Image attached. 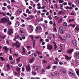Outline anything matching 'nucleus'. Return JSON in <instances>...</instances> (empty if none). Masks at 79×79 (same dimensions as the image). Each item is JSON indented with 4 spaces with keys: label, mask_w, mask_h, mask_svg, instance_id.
<instances>
[{
    "label": "nucleus",
    "mask_w": 79,
    "mask_h": 79,
    "mask_svg": "<svg viewBox=\"0 0 79 79\" xmlns=\"http://www.w3.org/2000/svg\"><path fill=\"white\" fill-rule=\"evenodd\" d=\"M63 40L64 41H66V37H64L63 38Z\"/></svg>",
    "instance_id": "57"
},
{
    "label": "nucleus",
    "mask_w": 79,
    "mask_h": 79,
    "mask_svg": "<svg viewBox=\"0 0 79 79\" xmlns=\"http://www.w3.org/2000/svg\"><path fill=\"white\" fill-rule=\"evenodd\" d=\"M9 41H10V40H7L6 41V44H7V45H9Z\"/></svg>",
    "instance_id": "49"
},
{
    "label": "nucleus",
    "mask_w": 79,
    "mask_h": 79,
    "mask_svg": "<svg viewBox=\"0 0 79 79\" xmlns=\"http://www.w3.org/2000/svg\"><path fill=\"white\" fill-rule=\"evenodd\" d=\"M63 27H61L59 28V31H60V32L62 34H64V32H63Z\"/></svg>",
    "instance_id": "13"
},
{
    "label": "nucleus",
    "mask_w": 79,
    "mask_h": 79,
    "mask_svg": "<svg viewBox=\"0 0 79 79\" xmlns=\"http://www.w3.org/2000/svg\"><path fill=\"white\" fill-rule=\"evenodd\" d=\"M78 26H77L76 27H75V31H78L79 30V27Z\"/></svg>",
    "instance_id": "25"
},
{
    "label": "nucleus",
    "mask_w": 79,
    "mask_h": 79,
    "mask_svg": "<svg viewBox=\"0 0 79 79\" xmlns=\"http://www.w3.org/2000/svg\"><path fill=\"white\" fill-rule=\"evenodd\" d=\"M63 1H62L59 0V2L60 3H63Z\"/></svg>",
    "instance_id": "60"
},
{
    "label": "nucleus",
    "mask_w": 79,
    "mask_h": 79,
    "mask_svg": "<svg viewBox=\"0 0 79 79\" xmlns=\"http://www.w3.org/2000/svg\"><path fill=\"white\" fill-rule=\"evenodd\" d=\"M53 25L54 26H55V27H56V26L55 22V21H54V23H53Z\"/></svg>",
    "instance_id": "50"
},
{
    "label": "nucleus",
    "mask_w": 79,
    "mask_h": 79,
    "mask_svg": "<svg viewBox=\"0 0 79 79\" xmlns=\"http://www.w3.org/2000/svg\"><path fill=\"white\" fill-rule=\"evenodd\" d=\"M0 58L2 60V61H5V59H4V58H3V57L1 56L0 57Z\"/></svg>",
    "instance_id": "42"
},
{
    "label": "nucleus",
    "mask_w": 79,
    "mask_h": 79,
    "mask_svg": "<svg viewBox=\"0 0 79 79\" xmlns=\"http://www.w3.org/2000/svg\"><path fill=\"white\" fill-rule=\"evenodd\" d=\"M7 69H8V70H10V64H7Z\"/></svg>",
    "instance_id": "27"
},
{
    "label": "nucleus",
    "mask_w": 79,
    "mask_h": 79,
    "mask_svg": "<svg viewBox=\"0 0 79 79\" xmlns=\"http://www.w3.org/2000/svg\"><path fill=\"white\" fill-rule=\"evenodd\" d=\"M73 51L74 49H68V50H67V53H68L69 54H71L72 53H73Z\"/></svg>",
    "instance_id": "9"
},
{
    "label": "nucleus",
    "mask_w": 79,
    "mask_h": 79,
    "mask_svg": "<svg viewBox=\"0 0 79 79\" xmlns=\"http://www.w3.org/2000/svg\"><path fill=\"white\" fill-rule=\"evenodd\" d=\"M20 34L21 35H24V33L23 32V31H24V29H23V28H20Z\"/></svg>",
    "instance_id": "6"
},
{
    "label": "nucleus",
    "mask_w": 79,
    "mask_h": 79,
    "mask_svg": "<svg viewBox=\"0 0 79 79\" xmlns=\"http://www.w3.org/2000/svg\"><path fill=\"white\" fill-rule=\"evenodd\" d=\"M15 60H12L10 61V64H14L15 63Z\"/></svg>",
    "instance_id": "33"
},
{
    "label": "nucleus",
    "mask_w": 79,
    "mask_h": 79,
    "mask_svg": "<svg viewBox=\"0 0 79 79\" xmlns=\"http://www.w3.org/2000/svg\"><path fill=\"white\" fill-rule=\"evenodd\" d=\"M58 37L59 39H61V40H62V37L61 36H60V35H58Z\"/></svg>",
    "instance_id": "39"
},
{
    "label": "nucleus",
    "mask_w": 79,
    "mask_h": 79,
    "mask_svg": "<svg viewBox=\"0 0 79 79\" xmlns=\"http://www.w3.org/2000/svg\"><path fill=\"white\" fill-rule=\"evenodd\" d=\"M22 55H26V49H25V48L23 46L22 47Z\"/></svg>",
    "instance_id": "7"
},
{
    "label": "nucleus",
    "mask_w": 79,
    "mask_h": 79,
    "mask_svg": "<svg viewBox=\"0 0 79 79\" xmlns=\"http://www.w3.org/2000/svg\"><path fill=\"white\" fill-rule=\"evenodd\" d=\"M8 34L9 35H11L13 34V29L10 28L8 30Z\"/></svg>",
    "instance_id": "10"
},
{
    "label": "nucleus",
    "mask_w": 79,
    "mask_h": 79,
    "mask_svg": "<svg viewBox=\"0 0 79 79\" xmlns=\"http://www.w3.org/2000/svg\"><path fill=\"white\" fill-rule=\"evenodd\" d=\"M52 44H54V50H56V48H57V45H56V44L55 43V42H52Z\"/></svg>",
    "instance_id": "17"
},
{
    "label": "nucleus",
    "mask_w": 79,
    "mask_h": 79,
    "mask_svg": "<svg viewBox=\"0 0 79 79\" xmlns=\"http://www.w3.org/2000/svg\"><path fill=\"white\" fill-rule=\"evenodd\" d=\"M76 2L77 3V4H79V0H76Z\"/></svg>",
    "instance_id": "63"
},
{
    "label": "nucleus",
    "mask_w": 79,
    "mask_h": 79,
    "mask_svg": "<svg viewBox=\"0 0 79 79\" xmlns=\"http://www.w3.org/2000/svg\"><path fill=\"white\" fill-rule=\"evenodd\" d=\"M40 42H44V39L41 38L40 39Z\"/></svg>",
    "instance_id": "55"
},
{
    "label": "nucleus",
    "mask_w": 79,
    "mask_h": 79,
    "mask_svg": "<svg viewBox=\"0 0 79 79\" xmlns=\"http://www.w3.org/2000/svg\"><path fill=\"white\" fill-rule=\"evenodd\" d=\"M53 30L54 31H56V27H54L53 28Z\"/></svg>",
    "instance_id": "61"
},
{
    "label": "nucleus",
    "mask_w": 79,
    "mask_h": 79,
    "mask_svg": "<svg viewBox=\"0 0 79 79\" xmlns=\"http://www.w3.org/2000/svg\"><path fill=\"white\" fill-rule=\"evenodd\" d=\"M35 69L36 71H39L40 69V67L39 66H36L35 67Z\"/></svg>",
    "instance_id": "15"
},
{
    "label": "nucleus",
    "mask_w": 79,
    "mask_h": 79,
    "mask_svg": "<svg viewBox=\"0 0 79 79\" xmlns=\"http://www.w3.org/2000/svg\"><path fill=\"white\" fill-rule=\"evenodd\" d=\"M69 8V6H67L65 7V9H66V10H68Z\"/></svg>",
    "instance_id": "62"
},
{
    "label": "nucleus",
    "mask_w": 79,
    "mask_h": 79,
    "mask_svg": "<svg viewBox=\"0 0 79 79\" xmlns=\"http://www.w3.org/2000/svg\"><path fill=\"white\" fill-rule=\"evenodd\" d=\"M22 12V9H19L18 11H17V13L19 14V13H21Z\"/></svg>",
    "instance_id": "21"
},
{
    "label": "nucleus",
    "mask_w": 79,
    "mask_h": 79,
    "mask_svg": "<svg viewBox=\"0 0 79 79\" xmlns=\"http://www.w3.org/2000/svg\"><path fill=\"white\" fill-rule=\"evenodd\" d=\"M19 35H16L15 36V39H19Z\"/></svg>",
    "instance_id": "26"
},
{
    "label": "nucleus",
    "mask_w": 79,
    "mask_h": 79,
    "mask_svg": "<svg viewBox=\"0 0 79 79\" xmlns=\"http://www.w3.org/2000/svg\"><path fill=\"white\" fill-rule=\"evenodd\" d=\"M54 74L55 75H59V73L57 72V71H56L54 72Z\"/></svg>",
    "instance_id": "28"
},
{
    "label": "nucleus",
    "mask_w": 79,
    "mask_h": 79,
    "mask_svg": "<svg viewBox=\"0 0 79 79\" xmlns=\"http://www.w3.org/2000/svg\"><path fill=\"white\" fill-rule=\"evenodd\" d=\"M48 76L50 78H53V75L51 73H49Z\"/></svg>",
    "instance_id": "16"
},
{
    "label": "nucleus",
    "mask_w": 79,
    "mask_h": 79,
    "mask_svg": "<svg viewBox=\"0 0 79 79\" xmlns=\"http://www.w3.org/2000/svg\"><path fill=\"white\" fill-rule=\"evenodd\" d=\"M74 57L75 58H79V52H76L74 54Z\"/></svg>",
    "instance_id": "2"
},
{
    "label": "nucleus",
    "mask_w": 79,
    "mask_h": 79,
    "mask_svg": "<svg viewBox=\"0 0 79 79\" xmlns=\"http://www.w3.org/2000/svg\"><path fill=\"white\" fill-rule=\"evenodd\" d=\"M35 31L37 32H40L42 31V28L40 26H38L37 27H36L35 28Z\"/></svg>",
    "instance_id": "1"
},
{
    "label": "nucleus",
    "mask_w": 79,
    "mask_h": 79,
    "mask_svg": "<svg viewBox=\"0 0 79 79\" xmlns=\"http://www.w3.org/2000/svg\"><path fill=\"white\" fill-rule=\"evenodd\" d=\"M6 37V36H2L1 34H0V38L2 39H4Z\"/></svg>",
    "instance_id": "24"
},
{
    "label": "nucleus",
    "mask_w": 79,
    "mask_h": 79,
    "mask_svg": "<svg viewBox=\"0 0 79 79\" xmlns=\"http://www.w3.org/2000/svg\"><path fill=\"white\" fill-rule=\"evenodd\" d=\"M74 21V19H69V23L71 22V21Z\"/></svg>",
    "instance_id": "52"
},
{
    "label": "nucleus",
    "mask_w": 79,
    "mask_h": 79,
    "mask_svg": "<svg viewBox=\"0 0 79 79\" xmlns=\"http://www.w3.org/2000/svg\"><path fill=\"white\" fill-rule=\"evenodd\" d=\"M50 68V65H49L48 67H47L46 68H45V69H49Z\"/></svg>",
    "instance_id": "41"
},
{
    "label": "nucleus",
    "mask_w": 79,
    "mask_h": 79,
    "mask_svg": "<svg viewBox=\"0 0 79 79\" xmlns=\"http://www.w3.org/2000/svg\"><path fill=\"white\" fill-rule=\"evenodd\" d=\"M26 69L28 71H31V68H30V65L28 64L26 67Z\"/></svg>",
    "instance_id": "11"
},
{
    "label": "nucleus",
    "mask_w": 79,
    "mask_h": 79,
    "mask_svg": "<svg viewBox=\"0 0 79 79\" xmlns=\"http://www.w3.org/2000/svg\"><path fill=\"white\" fill-rule=\"evenodd\" d=\"M66 31V29L64 28H63L62 31H63V32H64L65 31Z\"/></svg>",
    "instance_id": "47"
},
{
    "label": "nucleus",
    "mask_w": 79,
    "mask_h": 79,
    "mask_svg": "<svg viewBox=\"0 0 79 79\" xmlns=\"http://www.w3.org/2000/svg\"><path fill=\"white\" fill-rule=\"evenodd\" d=\"M29 27L30 29L31 32H32L33 31V30H34V27H33L32 26L30 25L29 26Z\"/></svg>",
    "instance_id": "14"
},
{
    "label": "nucleus",
    "mask_w": 79,
    "mask_h": 79,
    "mask_svg": "<svg viewBox=\"0 0 79 79\" xmlns=\"http://www.w3.org/2000/svg\"><path fill=\"white\" fill-rule=\"evenodd\" d=\"M40 36H35V38L38 39H39V38H40Z\"/></svg>",
    "instance_id": "44"
},
{
    "label": "nucleus",
    "mask_w": 79,
    "mask_h": 79,
    "mask_svg": "<svg viewBox=\"0 0 79 79\" xmlns=\"http://www.w3.org/2000/svg\"><path fill=\"white\" fill-rule=\"evenodd\" d=\"M14 18L15 17H14L13 16L11 17H10V19H11V20H13V19H14Z\"/></svg>",
    "instance_id": "59"
},
{
    "label": "nucleus",
    "mask_w": 79,
    "mask_h": 79,
    "mask_svg": "<svg viewBox=\"0 0 79 79\" xmlns=\"http://www.w3.org/2000/svg\"><path fill=\"white\" fill-rule=\"evenodd\" d=\"M45 41L46 42H49V40L48 39H46L45 40Z\"/></svg>",
    "instance_id": "45"
},
{
    "label": "nucleus",
    "mask_w": 79,
    "mask_h": 79,
    "mask_svg": "<svg viewBox=\"0 0 79 79\" xmlns=\"http://www.w3.org/2000/svg\"><path fill=\"white\" fill-rule=\"evenodd\" d=\"M35 74H36V72L35 71H34L32 72V74H33V75H35Z\"/></svg>",
    "instance_id": "48"
},
{
    "label": "nucleus",
    "mask_w": 79,
    "mask_h": 79,
    "mask_svg": "<svg viewBox=\"0 0 79 79\" xmlns=\"http://www.w3.org/2000/svg\"><path fill=\"white\" fill-rule=\"evenodd\" d=\"M64 56L66 60H71V57H69L68 56L66 55H64Z\"/></svg>",
    "instance_id": "19"
},
{
    "label": "nucleus",
    "mask_w": 79,
    "mask_h": 79,
    "mask_svg": "<svg viewBox=\"0 0 79 79\" xmlns=\"http://www.w3.org/2000/svg\"><path fill=\"white\" fill-rule=\"evenodd\" d=\"M71 42L73 44V45L74 46H76L77 45V43H76V41L74 40H71Z\"/></svg>",
    "instance_id": "8"
},
{
    "label": "nucleus",
    "mask_w": 79,
    "mask_h": 79,
    "mask_svg": "<svg viewBox=\"0 0 79 79\" xmlns=\"http://www.w3.org/2000/svg\"><path fill=\"white\" fill-rule=\"evenodd\" d=\"M67 23L66 22H64L63 24V26H65V27L67 26Z\"/></svg>",
    "instance_id": "31"
},
{
    "label": "nucleus",
    "mask_w": 79,
    "mask_h": 79,
    "mask_svg": "<svg viewBox=\"0 0 79 79\" xmlns=\"http://www.w3.org/2000/svg\"><path fill=\"white\" fill-rule=\"evenodd\" d=\"M15 45L16 48H19L21 47V44H19V42L18 41H17L15 44Z\"/></svg>",
    "instance_id": "3"
},
{
    "label": "nucleus",
    "mask_w": 79,
    "mask_h": 79,
    "mask_svg": "<svg viewBox=\"0 0 79 79\" xmlns=\"http://www.w3.org/2000/svg\"><path fill=\"white\" fill-rule=\"evenodd\" d=\"M8 23H9V25H11V22L9 20H8Z\"/></svg>",
    "instance_id": "36"
},
{
    "label": "nucleus",
    "mask_w": 79,
    "mask_h": 79,
    "mask_svg": "<svg viewBox=\"0 0 79 79\" xmlns=\"http://www.w3.org/2000/svg\"><path fill=\"white\" fill-rule=\"evenodd\" d=\"M70 25L71 27H74H74H75V25H74V24H70Z\"/></svg>",
    "instance_id": "35"
},
{
    "label": "nucleus",
    "mask_w": 79,
    "mask_h": 79,
    "mask_svg": "<svg viewBox=\"0 0 79 79\" xmlns=\"http://www.w3.org/2000/svg\"><path fill=\"white\" fill-rule=\"evenodd\" d=\"M20 69H21V68H16L17 71V72H19L20 71Z\"/></svg>",
    "instance_id": "34"
},
{
    "label": "nucleus",
    "mask_w": 79,
    "mask_h": 79,
    "mask_svg": "<svg viewBox=\"0 0 79 79\" xmlns=\"http://www.w3.org/2000/svg\"><path fill=\"white\" fill-rule=\"evenodd\" d=\"M36 53H37V54H38V55H42V53H41V52L38 51H36Z\"/></svg>",
    "instance_id": "30"
},
{
    "label": "nucleus",
    "mask_w": 79,
    "mask_h": 79,
    "mask_svg": "<svg viewBox=\"0 0 79 79\" xmlns=\"http://www.w3.org/2000/svg\"><path fill=\"white\" fill-rule=\"evenodd\" d=\"M7 8H8L9 9H11V6H7Z\"/></svg>",
    "instance_id": "64"
},
{
    "label": "nucleus",
    "mask_w": 79,
    "mask_h": 79,
    "mask_svg": "<svg viewBox=\"0 0 79 79\" xmlns=\"http://www.w3.org/2000/svg\"><path fill=\"white\" fill-rule=\"evenodd\" d=\"M40 5H41V4H40V3H38V4H37V6H40Z\"/></svg>",
    "instance_id": "56"
},
{
    "label": "nucleus",
    "mask_w": 79,
    "mask_h": 79,
    "mask_svg": "<svg viewBox=\"0 0 79 79\" xmlns=\"http://www.w3.org/2000/svg\"><path fill=\"white\" fill-rule=\"evenodd\" d=\"M52 36H51L50 37H49V36L47 37L48 39H49L50 40H51V39H52Z\"/></svg>",
    "instance_id": "51"
},
{
    "label": "nucleus",
    "mask_w": 79,
    "mask_h": 79,
    "mask_svg": "<svg viewBox=\"0 0 79 79\" xmlns=\"http://www.w3.org/2000/svg\"><path fill=\"white\" fill-rule=\"evenodd\" d=\"M76 73L77 74L79 75V69L77 70V71H76Z\"/></svg>",
    "instance_id": "40"
},
{
    "label": "nucleus",
    "mask_w": 79,
    "mask_h": 79,
    "mask_svg": "<svg viewBox=\"0 0 79 79\" xmlns=\"http://www.w3.org/2000/svg\"><path fill=\"white\" fill-rule=\"evenodd\" d=\"M2 10L3 11H5V10H6V7H2Z\"/></svg>",
    "instance_id": "46"
},
{
    "label": "nucleus",
    "mask_w": 79,
    "mask_h": 79,
    "mask_svg": "<svg viewBox=\"0 0 79 79\" xmlns=\"http://www.w3.org/2000/svg\"><path fill=\"white\" fill-rule=\"evenodd\" d=\"M1 21L2 22V23L3 24V23H6L7 22V19L6 18H3L1 19Z\"/></svg>",
    "instance_id": "5"
},
{
    "label": "nucleus",
    "mask_w": 79,
    "mask_h": 79,
    "mask_svg": "<svg viewBox=\"0 0 79 79\" xmlns=\"http://www.w3.org/2000/svg\"><path fill=\"white\" fill-rule=\"evenodd\" d=\"M4 50H5V51H6V52H8L9 50V48H7L6 46H4L3 47Z\"/></svg>",
    "instance_id": "20"
},
{
    "label": "nucleus",
    "mask_w": 79,
    "mask_h": 79,
    "mask_svg": "<svg viewBox=\"0 0 79 79\" xmlns=\"http://www.w3.org/2000/svg\"><path fill=\"white\" fill-rule=\"evenodd\" d=\"M47 48L48 50H52L53 49V46L51 44H48L47 45Z\"/></svg>",
    "instance_id": "4"
},
{
    "label": "nucleus",
    "mask_w": 79,
    "mask_h": 79,
    "mask_svg": "<svg viewBox=\"0 0 79 79\" xmlns=\"http://www.w3.org/2000/svg\"><path fill=\"white\" fill-rule=\"evenodd\" d=\"M60 73L63 74H65L66 73V71L64 69H61L60 70Z\"/></svg>",
    "instance_id": "12"
},
{
    "label": "nucleus",
    "mask_w": 79,
    "mask_h": 79,
    "mask_svg": "<svg viewBox=\"0 0 79 79\" xmlns=\"http://www.w3.org/2000/svg\"><path fill=\"white\" fill-rule=\"evenodd\" d=\"M67 3L66 2H64L62 3V5H67Z\"/></svg>",
    "instance_id": "54"
},
{
    "label": "nucleus",
    "mask_w": 79,
    "mask_h": 79,
    "mask_svg": "<svg viewBox=\"0 0 79 79\" xmlns=\"http://www.w3.org/2000/svg\"><path fill=\"white\" fill-rule=\"evenodd\" d=\"M59 63L60 65H62V64H63V63L61 61H60Z\"/></svg>",
    "instance_id": "53"
},
{
    "label": "nucleus",
    "mask_w": 79,
    "mask_h": 79,
    "mask_svg": "<svg viewBox=\"0 0 79 79\" xmlns=\"http://www.w3.org/2000/svg\"><path fill=\"white\" fill-rule=\"evenodd\" d=\"M21 58L20 57H19L18 59L16 60L17 63H19V61H20V59Z\"/></svg>",
    "instance_id": "29"
},
{
    "label": "nucleus",
    "mask_w": 79,
    "mask_h": 79,
    "mask_svg": "<svg viewBox=\"0 0 79 79\" xmlns=\"http://www.w3.org/2000/svg\"><path fill=\"white\" fill-rule=\"evenodd\" d=\"M62 13V11H60L58 13V14H59V15H61Z\"/></svg>",
    "instance_id": "58"
},
{
    "label": "nucleus",
    "mask_w": 79,
    "mask_h": 79,
    "mask_svg": "<svg viewBox=\"0 0 79 79\" xmlns=\"http://www.w3.org/2000/svg\"><path fill=\"white\" fill-rule=\"evenodd\" d=\"M19 21H17L16 22L15 27H18V26H19Z\"/></svg>",
    "instance_id": "18"
},
{
    "label": "nucleus",
    "mask_w": 79,
    "mask_h": 79,
    "mask_svg": "<svg viewBox=\"0 0 79 79\" xmlns=\"http://www.w3.org/2000/svg\"><path fill=\"white\" fill-rule=\"evenodd\" d=\"M74 13H75L73 11L71 13V15H74Z\"/></svg>",
    "instance_id": "43"
},
{
    "label": "nucleus",
    "mask_w": 79,
    "mask_h": 79,
    "mask_svg": "<svg viewBox=\"0 0 79 79\" xmlns=\"http://www.w3.org/2000/svg\"><path fill=\"white\" fill-rule=\"evenodd\" d=\"M9 59L10 60H13V57H12V56H9Z\"/></svg>",
    "instance_id": "38"
},
{
    "label": "nucleus",
    "mask_w": 79,
    "mask_h": 79,
    "mask_svg": "<svg viewBox=\"0 0 79 79\" xmlns=\"http://www.w3.org/2000/svg\"><path fill=\"white\" fill-rule=\"evenodd\" d=\"M29 37H30L31 38V41H32V40L34 39V37L32 35H30L29 36Z\"/></svg>",
    "instance_id": "37"
},
{
    "label": "nucleus",
    "mask_w": 79,
    "mask_h": 79,
    "mask_svg": "<svg viewBox=\"0 0 79 79\" xmlns=\"http://www.w3.org/2000/svg\"><path fill=\"white\" fill-rule=\"evenodd\" d=\"M51 16H52L50 15H49L48 16V18H49V19H50V20H52V18L51 17Z\"/></svg>",
    "instance_id": "32"
},
{
    "label": "nucleus",
    "mask_w": 79,
    "mask_h": 79,
    "mask_svg": "<svg viewBox=\"0 0 79 79\" xmlns=\"http://www.w3.org/2000/svg\"><path fill=\"white\" fill-rule=\"evenodd\" d=\"M34 57H32L31 59L30 60V63H33L34 62Z\"/></svg>",
    "instance_id": "22"
},
{
    "label": "nucleus",
    "mask_w": 79,
    "mask_h": 79,
    "mask_svg": "<svg viewBox=\"0 0 79 79\" xmlns=\"http://www.w3.org/2000/svg\"><path fill=\"white\" fill-rule=\"evenodd\" d=\"M66 36L67 37V38H68V39H69V38H70V37H71V35H70L69 34H66Z\"/></svg>",
    "instance_id": "23"
}]
</instances>
